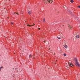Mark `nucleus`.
Returning <instances> with one entry per match:
<instances>
[{"mask_svg": "<svg viewBox=\"0 0 80 80\" xmlns=\"http://www.w3.org/2000/svg\"><path fill=\"white\" fill-rule=\"evenodd\" d=\"M75 65L78 67H80V64L78 62H75Z\"/></svg>", "mask_w": 80, "mask_h": 80, "instance_id": "nucleus-1", "label": "nucleus"}, {"mask_svg": "<svg viewBox=\"0 0 80 80\" xmlns=\"http://www.w3.org/2000/svg\"><path fill=\"white\" fill-rule=\"evenodd\" d=\"M47 2H49V3H52L53 1H52V0H46L45 3H46H46H47Z\"/></svg>", "mask_w": 80, "mask_h": 80, "instance_id": "nucleus-2", "label": "nucleus"}, {"mask_svg": "<svg viewBox=\"0 0 80 80\" xmlns=\"http://www.w3.org/2000/svg\"><path fill=\"white\" fill-rule=\"evenodd\" d=\"M69 65V66H70V67H72L73 68V64H72L71 63H70V62H68V63Z\"/></svg>", "mask_w": 80, "mask_h": 80, "instance_id": "nucleus-3", "label": "nucleus"}, {"mask_svg": "<svg viewBox=\"0 0 80 80\" xmlns=\"http://www.w3.org/2000/svg\"><path fill=\"white\" fill-rule=\"evenodd\" d=\"M77 35H76V38H79V35H78V33H76Z\"/></svg>", "mask_w": 80, "mask_h": 80, "instance_id": "nucleus-4", "label": "nucleus"}, {"mask_svg": "<svg viewBox=\"0 0 80 80\" xmlns=\"http://www.w3.org/2000/svg\"><path fill=\"white\" fill-rule=\"evenodd\" d=\"M74 60H75V62H78V60H77V58H74Z\"/></svg>", "mask_w": 80, "mask_h": 80, "instance_id": "nucleus-5", "label": "nucleus"}, {"mask_svg": "<svg viewBox=\"0 0 80 80\" xmlns=\"http://www.w3.org/2000/svg\"><path fill=\"white\" fill-rule=\"evenodd\" d=\"M68 27L70 29H71V30H72V27H71V26L68 25Z\"/></svg>", "mask_w": 80, "mask_h": 80, "instance_id": "nucleus-6", "label": "nucleus"}, {"mask_svg": "<svg viewBox=\"0 0 80 80\" xmlns=\"http://www.w3.org/2000/svg\"><path fill=\"white\" fill-rule=\"evenodd\" d=\"M28 12L29 15H30V14H31V13H32V12H31L29 11H28Z\"/></svg>", "mask_w": 80, "mask_h": 80, "instance_id": "nucleus-7", "label": "nucleus"}, {"mask_svg": "<svg viewBox=\"0 0 80 80\" xmlns=\"http://www.w3.org/2000/svg\"><path fill=\"white\" fill-rule=\"evenodd\" d=\"M70 2H71V3H73L74 1L73 0H71L70 1Z\"/></svg>", "mask_w": 80, "mask_h": 80, "instance_id": "nucleus-8", "label": "nucleus"}, {"mask_svg": "<svg viewBox=\"0 0 80 80\" xmlns=\"http://www.w3.org/2000/svg\"><path fill=\"white\" fill-rule=\"evenodd\" d=\"M68 47L67 46L65 45L64 46V48H67Z\"/></svg>", "mask_w": 80, "mask_h": 80, "instance_id": "nucleus-9", "label": "nucleus"}, {"mask_svg": "<svg viewBox=\"0 0 80 80\" xmlns=\"http://www.w3.org/2000/svg\"><path fill=\"white\" fill-rule=\"evenodd\" d=\"M43 22H45V18H43Z\"/></svg>", "mask_w": 80, "mask_h": 80, "instance_id": "nucleus-10", "label": "nucleus"}, {"mask_svg": "<svg viewBox=\"0 0 80 80\" xmlns=\"http://www.w3.org/2000/svg\"><path fill=\"white\" fill-rule=\"evenodd\" d=\"M63 55L64 56H66V55H67V54H63Z\"/></svg>", "mask_w": 80, "mask_h": 80, "instance_id": "nucleus-11", "label": "nucleus"}, {"mask_svg": "<svg viewBox=\"0 0 80 80\" xmlns=\"http://www.w3.org/2000/svg\"><path fill=\"white\" fill-rule=\"evenodd\" d=\"M32 57V55H30L29 56V58H30V57Z\"/></svg>", "mask_w": 80, "mask_h": 80, "instance_id": "nucleus-12", "label": "nucleus"}, {"mask_svg": "<svg viewBox=\"0 0 80 80\" xmlns=\"http://www.w3.org/2000/svg\"><path fill=\"white\" fill-rule=\"evenodd\" d=\"M58 39H60V38H58Z\"/></svg>", "mask_w": 80, "mask_h": 80, "instance_id": "nucleus-13", "label": "nucleus"}, {"mask_svg": "<svg viewBox=\"0 0 80 80\" xmlns=\"http://www.w3.org/2000/svg\"><path fill=\"white\" fill-rule=\"evenodd\" d=\"M16 14H17V15H19V14H18V12L16 13Z\"/></svg>", "mask_w": 80, "mask_h": 80, "instance_id": "nucleus-14", "label": "nucleus"}, {"mask_svg": "<svg viewBox=\"0 0 80 80\" xmlns=\"http://www.w3.org/2000/svg\"><path fill=\"white\" fill-rule=\"evenodd\" d=\"M11 24L12 25H13V23L12 22H11Z\"/></svg>", "mask_w": 80, "mask_h": 80, "instance_id": "nucleus-15", "label": "nucleus"}, {"mask_svg": "<svg viewBox=\"0 0 80 80\" xmlns=\"http://www.w3.org/2000/svg\"><path fill=\"white\" fill-rule=\"evenodd\" d=\"M3 68V67H1V68Z\"/></svg>", "mask_w": 80, "mask_h": 80, "instance_id": "nucleus-16", "label": "nucleus"}, {"mask_svg": "<svg viewBox=\"0 0 80 80\" xmlns=\"http://www.w3.org/2000/svg\"><path fill=\"white\" fill-rule=\"evenodd\" d=\"M78 8H80V6H78Z\"/></svg>", "mask_w": 80, "mask_h": 80, "instance_id": "nucleus-17", "label": "nucleus"}, {"mask_svg": "<svg viewBox=\"0 0 80 80\" xmlns=\"http://www.w3.org/2000/svg\"><path fill=\"white\" fill-rule=\"evenodd\" d=\"M34 25H35V24H34V25L32 24V26H34Z\"/></svg>", "mask_w": 80, "mask_h": 80, "instance_id": "nucleus-18", "label": "nucleus"}, {"mask_svg": "<svg viewBox=\"0 0 80 80\" xmlns=\"http://www.w3.org/2000/svg\"><path fill=\"white\" fill-rule=\"evenodd\" d=\"M38 29L39 30H40V28H38Z\"/></svg>", "mask_w": 80, "mask_h": 80, "instance_id": "nucleus-19", "label": "nucleus"}, {"mask_svg": "<svg viewBox=\"0 0 80 80\" xmlns=\"http://www.w3.org/2000/svg\"><path fill=\"white\" fill-rule=\"evenodd\" d=\"M1 71V69H0V72Z\"/></svg>", "mask_w": 80, "mask_h": 80, "instance_id": "nucleus-20", "label": "nucleus"}, {"mask_svg": "<svg viewBox=\"0 0 80 80\" xmlns=\"http://www.w3.org/2000/svg\"><path fill=\"white\" fill-rule=\"evenodd\" d=\"M14 14H15V12H14Z\"/></svg>", "mask_w": 80, "mask_h": 80, "instance_id": "nucleus-21", "label": "nucleus"}, {"mask_svg": "<svg viewBox=\"0 0 80 80\" xmlns=\"http://www.w3.org/2000/svg\"><path fill=\"white\" fill-rule=\"evenodd\" d=\"M17 68H15V70H17Z\"/></svg>", "mask_w": 80, "mask_h": 80, "instance_id": "nucleus-22", "label": "nucleus"}, {"mask_svg": "<svg viewBox=\"0 0 80 80\" xmlns=\"http://www.w3.org/2000/svg\"><path fill=\"white\" fill-rule=\"evenodd\" d=\"M12 70H14V68H12Z\"/></svg>", "mask_w": 80, "mask_h": 80, "instance_id": "nucleus-23", "label": "nucleus"}, {"mask_svg": "<svg viewBox=\"0 0 80 80\" xmlns=\"http://www.w3.org/2000/svg\"><path fill=\"white\" fill-rule=\"evenodd\" d=\"M1 69V68L0 67V69Z\"/></svg>", "mask_w": 80, "mask_h": 80, "instance_id": "nucleus-24", "label": "nucleus"}, {"mask_svg": "<svg viewBox=\"0 0 80 80\" xmlns=\"http://www.w3.org/2000/svg\"><path fill=\"white\" fill-rule=\"evenodd\" d=\"M43 1H45V0H43Z\"/></svg>", "mask_w": 80, "mask_h": 80, "instance_id": "nucleus-25", "label": "nucleus"}, {"mask_svg": "<svg viewBox=\"0 0 80 80\" xmlns=\"http://www.w3.org/2000/svg\"><path fill=\"white\" fill-rule=\"evenodd\" d=\"M69 12H70V11H69Z\"/></svg>", "mask_w": 80, "mask_h": 80, "instance_id": "nucleus-26", "label": "nucleus"}]
</instances>
